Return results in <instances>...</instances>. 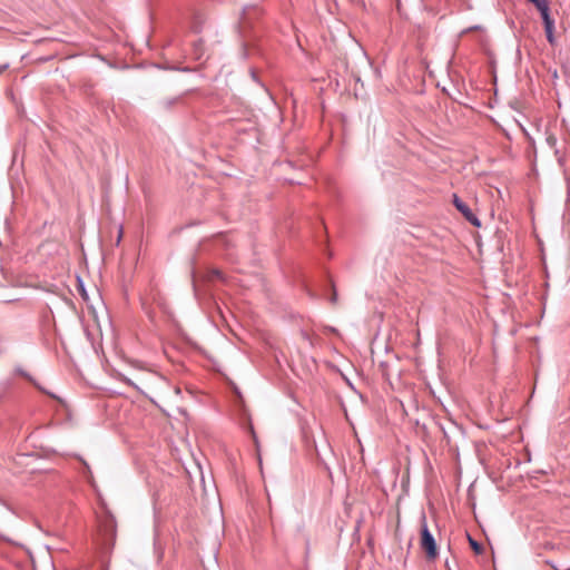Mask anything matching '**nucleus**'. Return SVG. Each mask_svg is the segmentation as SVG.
<instances>
[{
    "label": "nucleus",
    "mask_w": 570,
    "mask_h": 570,
    "mask_svg": "<svg viewBox=\"0 0 570 570\" xmlns=\"http://www.w3.org/2000/svg\"><path fill=\"white\" fill-rule=\"evenodd\" d=\"M421 548L425 551L429 560H434L438 557L436 542L428 528L425 517H423L421 527Z\"/></svg>",
    "instance_id": "obj_1"
},
{
    "label": "nucleus",
    "mask_w": 570,
    "mask_h": 570,
    "mask_svg": "<svg viewBox=\"0 0 570 570\" xmlns=\"http://www.w3.org/2000/svg\"><path fill=\"white\" fill-rule=\"evenodd\" d=\"M535 8L539 10V12L541 14V18H542V21L544 24L547 40L552 45L554 42V36H553L554 21L550 17V9H549L548 0L542 2L541 4H539Z\"/></svg>",
    "instance_id": "obj_2"
},
{
    "label": "nucleus",
    "mask_w": 570,
    "mask_h": 570,
    "mask_svg": "<svg viewBox=\"0 0 570 570\" xmlns=\"http://www.w3.org/2000/svg\"><path fill=\"white\" fill-rule=\"evenodd\" d=\"M535 8L539 10V12L541 14V18H542V21L544 24L547 40L552 45L554 42V36H553L554 21L550 17V9H549L548 0L542 2L541 4H539Z\"/></svg>",
    "instance_id": "obj_3"
},
{
    "label": "nucleus",
    "mask_w": 570,
    "mask_h": 570,
    "mask_svg": "<svg viewBox=\"0 0 570 570\" xmlns=\"http://www.w3.org/2000/svg\"><path fill=\"white\" fill-rule=\"evenodd\" d=\"M535 8L539 10V12L541 14V18H542V21L544 24L547 40L552 45L554 42V36H553L554 21L550 17V9H549L548 0L542 2L541 4H539Z\"/></svg>",
    "instance_id": "obj_4"
},
{
    "label": "nucleus",
    "mask_w": 570,
    "mask_h": 570,
    "mask_svg": "<svg viewBox=\"0 0 570 570\" xmlns=\"http://www.w3.org/2000/svg\"><path fill=\"white\" fill-rule=\"evenodd\" d=\"M453 205L455 208L464 216V218L475 227L481 226L480 219L470 209V207L458 196L453 195Z\"/></svg>",
    "instance_id": "obj_5"
},
{
    "label": "nucleus",
    "mask_w": 570,
    "mask_h": 570,
    "mask_svg": "<svg viewBox=\"0 0 570 570\" xmlns=\"http://www.w3.org/2000/svg\"><path fill=\"white\" fill-rule=\"evenodd\" d=\"M262 13H263V10L258 6H256V4L246 6L243 9V13H242V24L244 27L249 26L252 20L254 18L262 16Z\"/></svg>",
    "instance_id": "obj_6"
},
{
    "label": "nucleus",
    "mask_w": 570,
    "mask_h": 570,
    "mask_svg": "<svg viewBox=\"0 0 570 570\" xmlns=\"http://www.w3.org/2000/svg\"><path fill=\"white\" fill-rule=\"evenodd\" d=\"M546 135H547L546 136L547 145L550 148L554 149L557 147V137L552 132H549V131H547Z\"/></svg>",
    "instance_id": "obj_7"
},
{
    "label": "nucleus",
    "mask_w": 570,
    "mask_h": 570,
    "mask_svg": "<svg viewBox=\"0 0 570 570\" xmlns=\"http://www.w3.org/2000/svg\"><path fill=\"white\" fill-rule=\"evenodd\" d=\"M468 538H469V543H470L471 548L473 549V551L476 554L482 553L483 547L478 541H475L473 538H471L470 535H468Z\"/></svg>",
    "instance_id": "obj_8"
},
{
    "label": "nucleus",
    "mask_w": 570,
    "mask_h": 570,
    "mask_svg": "<svg viewBox=\"0 0 570 570\" xmlns=\"http://www.w3.org/2000/svg\"><path fill=\"white\" fill-rule=\"evenodd\" d=\"M553 151H554V156L557 158L559 166L564 167V165H566L564 155L557 147L553 149Z\"/></svg>",
    "instance_id": "obj_9"
},
{
    "label": "nucleus",
    "mask_w": 570,
    "mask_h": 570,
    "mask_svg": "<svg viewBox=\"0 0 570 570\" xmlns=\"http://www.w3.org/2000/svg\"><path fill=\"white\" fill-rule=\"evenodd\" d=\"M301 334L304 341H306L311 346H314L316 336L309 334L306 331H302Z\"/></svg>",
    "instance_id": "obj_10"
},
{
    "label": "nucleus",
    "mask_w": 570,
    "mask_h": 570,
    "mask_svg": "<svg viewBox=\"0 0 570 570\" xmlns=\"http://www.w3.org/2000/svg\"><path fill=\"white\" fill-rule=\"evenodd\" d=\"M121 381H122L124 383H126V384L130 385V386H134V387L138 389V387L135 385V383H134L130 379H128V377H122V379H121Z\"/></svg>",
    "instance_id": "obj_11"
},
{
    "label": "nucleus",
    "mask_w": 570,
    "mask_h": 570,
    "mask_svg": "<svg viewBox=\"0 0 570 570\" xmlns=\"http://www.w3.org/2000/svg\"><path fill=\"white\" fill-rule=\"evenodd\" d=\"M336 301H337V294H336V291H335V289H333V295H332V297H331V302H332V303H336Z\"/></svg>",
    "instance_id": "obj_12"
},
{
    "label": "nucleus",
    "mask_w": 570,
    "mask_h": 570,
    "mask_svg": "<svg viewBox=\"0 0 570 570\" xmlns=\"http://www.w3.org/2000/svg\"><path fill=\"white\" fill-rule=\"evenodd\" d=\"M214 274L216 275V277L223 279V273L220 271H215Z\"/></svg>",
    "instance_id": "obj_13"
},
{
    "label": "nucleus",
    "mask_w": 570,
    "mask_h": 570,
    "mask_svg": "<svg viewBox=\"0 0 570 570\" xmlns=\"http://www.w3.org/2000/svg\"><path fill=\"white\" fill-rule=\"evenodd\" d=\"M18 372H19L21 375H23V376L28 377V375H27L22 370H18Z\"/></svg>",
    "instance_id": "obj_14"
}]
</instances>
